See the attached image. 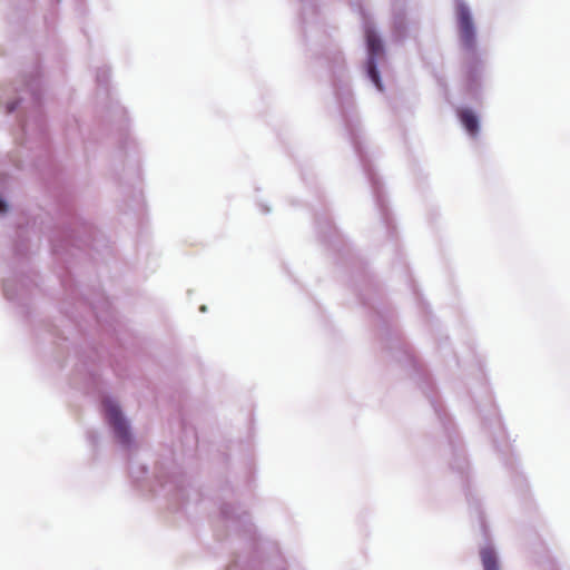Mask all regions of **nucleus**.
Listing matches in <instances>:
<instances>
[{
  "label": "nucleus",
  "instance_id": "1",
  "mask_svg": "<svg viewBox=\"0 0 570 570\" xmlns=\"http://www.w3.org/2000/svg\"><path fill=\"white\" fill-rule=\"evenodd\" d=\"M460 39L464 47L472 49L475 43V30L469 8L461 3L456 8Z\"/></svg>",
  "mask_w": 570,
  "mask_h": 570
},
{
  "label": "nucleus",
  "instance_id": "2",
  "mask_svg": "<svg viewBox=\"0 0 570 570\" xmlns=\"http://www.w3.org/2000/svg\"><path fill=\"white\" fill-rule=\"evenodd\" d=\"M366 43L370 53V62H368V73L372 78V80L376 83L379 88H381L380 85V77L379 72L376 70L375 59L381 57L383 55V45L381 39L377 37L374 30L366 29L365 32Z\"/></svg>",
  "mask_w": 570,
  "mask_h": 570
},
{
  "label": "nucleus",
  "instance_id": "3",
  "mask_svg": "<svg viewBox=\"0 0 570 570\" xmlns=\"http://www.w3.org/2000/svg\"><path fill=\"white\" fill-rule=\"evenodd\" d=\"M105 411L109 423L112 425L116 434L122 440L126 441L128 438V428L125 419L121 415V412L117 404L111 401L105 402Z\"/></svg>",
  "mask_w": 570,
  "mask_h": 570
},
{
  "label": "nucleus",
  "instance_id": "4",
  "mask_svg": "<svg viewBox=\"0 0 570 570\" xmlns=\"http://www.w3.org/2000/svg\"><path fill=\"white\" fill-rule=\"evenodd\" d=\"M459 117L466 131L471 136H475L479 131V120L476 115L471 109H461Z\"/></svg>",
  "mask_w": 570,
  "mask_h": 570
},
{
  "label": "nucleus",
  "instance_id": "5",
  "mask_svg": "<svg viewBox=\"0 0 570 570\" xmlns=\"http://www.w3.org/2000/svg\"><path fill=\"white\" fill-rule=\"evenodd\" d=\"M484 570H499L495 552L492 548H484L480 552Z\"/></svg>",
  "mask_w": 570,
  "mask_h": 570
},
{
  "label": "nucleus",
  "instance_id": "6",
  "mask_svg": "<svg viewBox=\"0 0 570 570\" xmlns=\"http://www.w3.org/2000/svg\"><path fill=\"white\" fill-rule=\"evenodd\" d=\"M1 208H2V215H3L7 212V205L3 200H2Z\"/></svg>",
  "mask_w": 570,
  "mask_h": 570
}]
</instances>
